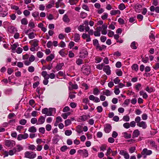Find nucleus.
I'll use <instances>...</instances> for the list:
<instances>
[{"mask_svg": "<svg viewBox=\"0 0 159 159\" xmlns=\"http://www.w3.org/2000/svg\"><path fill=\"white\" fill-rule=\"evenodd\" d=\"M5 144L8 147H12L15 145V142L13 140H7L5 141Z\"/></svg>", "mask_w": 159, "mask_h": 159, "instance_id": "5", "label": "nucleus"}, {"mask_svg": "<svg viewBox=\"0 0 159 159\" xmlns=\"http://www.w3.org/2000/svg\"><path fill=\"white\" fill-rule=\"evenodd\" d=\"M138 44L135 41H134L131 44V47L133 49H137Z\"/></svg>", "mask_w": 159, "mask_h": 159, "instance_id": "27", "label": "nucleus"}, {"mask_svg": "<svg viewBox=\"0 0 159 159\" xmlns=\"http://www.w3.org/2000/svg\"><path fill=\"white\" fill-rule=\"evenodd\" d=\"M137 125L139 127H142L143 129H145L147 127V125L146 122L143 121H142L137 124Z\"/></svg>", "mask_w": 159, "mask_h": 159, "instance_id": "13", "label": "nucleus"}, {"mask_svg": "<svg viewBox=\"0 0 159 159\" xmlns=\"http://www.w3.org/2000/svg\"><path fill=\"white\" fill-rule=\"evenodd\" d=\"M93 44L95 47L99 44L98 40L97 39H94L93 40Z\"/></svg>", "mask_w": 159, "mask_h": 159, "instance_id": "55", "label": "nucleus"}, {"mask_svg": "<svg viewBox=\"0 0 159 159\" xmlns=\"http://www.w3.org/2000/svg\"><path fill=\"white\" fill-rule=\"evenodd\" d=\"M38 122V120L35 117L31 119V122L32 124H36Z\"/></svg>", "mask_w": 159, "mask_h": 159, "instance_id": "51", "label": "nucleus"}, {"mask_svg": "<svg viewBox=\"0 0 159 159\" xmlns=\"http://www.w3.org/2000/svg\"><path fill=\"white\" fill-rule=\"evenodd\" d=\"M82 70L83 73L86 75H88L90 73V67L89 66L83 67Z\"/></svg>", "mask_w": 159, "mask_h": 159, "instance_id": "3", "label": "nucleus"}, {"mask_svg": "<svg viewBox=\"0 0 159 159\" xmlns=\"http://www.w3.org/2000/svg\"><path fill=\"white\" fill-rule=\"evenodd\" d=\"M9 32L10 33H14L17 31L16 29L14 27H9L8 28Z\"/></svg>", "mask_w": 159, "mask_h": 159, "instance_id": "24", "label": "nucleus"}, {"mask_svg": "<svg viewBox=\"0 0 159 159\" xmlns=\"http://www.w3.org/2000/svg\"><path fill=\"white\" fill-rule=\"evenodd\" d=\"M101 27H97L96 29V31L94 32V34L95 36L99 37L100 36V31Z\"/></svg>", "mask_w": 159, "mask_h": 159, "instance_id": "14", "label": "nucleus"}, {"mask_svg": "<svg viewBox=\"0 0 159 159\" xmlns=\"http://www.w3.org/2000/svg\"><path fill=\"white\" fill-rule=\"evenodd\" d=\"M111 127L110 125L109 124L106 125L104 128V131L106 133H109L111 131Z\"/></svg>", "mask_w": 159, "mask_h": 159, "instance_id": "16", "label": "nucleus"}, {"mask_svg": "<svg viewBox=\"0 0 159 159\" xmlns=\"http://www.w3.org/2000/svg\"><path fill=\"white\" fill-rule=\"evenodd\" d=\"M53 109L49 108L48 109L46 108L42 109V113L43 114H45L47 116H51L52 115V111Z\"/></svg>", "mask_w": 159, "mask_h": 159, "instance_id": "2", "label": "nucleus"}, {"mask_svg": "<svg viewBox=\"0 0 159 159\" xmlns=\"http://www.w3.org/2000/svg\"><path fill=\"white\" fill-rule=\"evenodd\" d=\"M28 71L30 72H33L34 70V68L33 66H30L28 69Z\"/></svg>", "mask_w": 159, "mask_h": 159, "instance_id": "63", "label": "nucleus"}, {"mask_svg": "<svg viewBox=\"0 0 159 159\" xmlns=\"http://www.w3.org/2000/svg\"><path fill=\"white\" fill-rule=\"evenodd\" d=\"M140 120L141 118L139 116H137L135 118V122H136L137 123V124L139 123L140 122Z\"/></svg>", "mask_w": 159, "mask_h": 159, "instance_id": "59", "label": "nucleus"}, {"mask_svg": "<svg viewBox=\"0 0 159 159\" xmlns=\"http://www.w3.org/2000/svg\"><path fill=\"white\" fill-rule=\"evenodd\" d=\"M71 123V121L70 119H67L65 121V126H67Z\"/></svg>", "mask_w": 159, "mask_h": 159, "instance_id": "48", "label": "nucleus"}, {"mask_svg": "<svg viewBox=\"0 0 159 159\" xmlns=\"http://www.w3.org/2000/svg\"><path fill=\"white\" fill-rule=\"evenodd\" d=\"M103 94L106 95L107 96H110L111 95L110 91L108 89H106L103 91Z\"/></svg>", "mask_w": 159, "mask_h": 159, "instance_id": "32", "label": "nucleus"}, {"mask_svg": "<svg viewBox=\"0 0 159 159\" xmlns=\"http://www.w3.org/2000/svg\"><path fill=\"white\" fill-rule=\"evenodd\" d=\"M78 30L80 32H83L84 30V26L83 25H80L78 27Z\"/></svg>", "mask_w": 159, "mask_h": 159, "instance_id": "37", "label": "nucleus"}, {"mask_svg": "<svg viewBox=\"0 0 159 159\" xmlns=\"http://www.w3.org/2000/svg\"><path fill=\"white\" fill-rule=\"evenodd\" d=\"M21 23L24 25H26L28 24V21L26 19L23 18L21 20Z\"/></svg>", "mask_w": 159, "mask_h": 159, "instance_id": "43", "label": "nucleus"}, {"mask_svg": "<svg viewBox=\"0 0 159 159\" xmlns=\"http://www.w3.org/2000/svg\"><path fill=\"white\" fill-rule=\"evenodd\" d=\"M141 84L139 83H138L135 86V89L136 90L138 91L141 88Z\"/></svg>", "mask_w": 159, "mask_h": 159, "instance_id": "54", "label": "nucleus"}, {"mask_svg": "<svg viewBox=\"0 0 159 159\" xmlns=\"http://www.w3.org/2000/svg\"><path fill=\"white\" fill-rule=\"evenodd\" d=\"M150 9L151 11H155L156 12L159 13V7H155L154 6H152L150 7Z\"/></svg>", "mask_w": 159, "mask_h": 159, "instance_id": "18", "label": "nucleus"}, {"mask_svg": "<svg viewBox=\"0 0 159 159\" xmlns=\"http://www.w3.org/2000/svg\"><path fill=\"white\" fill-rule=\"evenodd\" d=\"M36 129L34 126L30 127L28 129V131L31 133H35L36 132Z\"/></svg>", "mask_w": 159, "mask_h": 159, "instance_id": "28", "label": "nucleus"}, {"mask_svg": "<svg viewBox=\"0 0 159 159\" xmlns=\"http://www.w3.org/2000/svg\"><path fill=\"white\" fill-rule=\"evenodd\" d=\"M142 7V6L139 4L136 5L135 6V10L136 12H139L140 9Z\"/></svg>", "mask_w": 159, "mask_h": 159, "instance_id": "29", "label": "nucleus"}, {"mask_svg": "<svg viewBox=\"0 0 159 159\" xmlns=\"http://www.w3.org/2000/svg\"><path fill=\"white\" fill-rule=\"evenodd\" d=\"M141 153L143 155H149L152 153V151L145 148L143 150Z\"/></svg>", "mask_w": 159, "mask_h": 159, "instance_id": "10", "label": "nucleus"}, {"mask_svg": "<svg viewBox=\"0 0 159 159\" xmlns=\"http://www.w3.org/2000/svg\"><path fill=\"white\" fill-rule=\"evenodd\" d=\"M26 120L25 119H23L20 120V123L21 125H25L26 123Z\"/></svg>", "mask_w": 159, "mask_h": 159, "instance_id": "64", "label": "nucleus"}, {"mask_svg": "<svg viewBox=\"0 0 159 159\" xmlns=\"http://www.w3.org/2000/svg\"><path fill=\"white\" fill-rule=\"evenodd\" d=\"M39 41L36 39L30 41L29 43L31 44L32 46L34 47H36L38 45V42Z\"/></svg>", "mask_w": 159, "mask_h": 159, "instance_id": "15", "label": "nucleus"}, {"mask_svg": "<svg viewBox=\"0 0 159 159\" xmlns=\"http://www.w3.org/2000/svg\"><path fill=\"white\" fill-rule=\"evenodd\" d=\"M64 65V64L63 63H59L57 64L55 68L57 71H58L61 69L62 67Z\"/></svg>", "mask_w": 159, "mask_h": 159, "instance_id": "20", "label": "nucleus"}, {"mask_svg": "<svg viewBox=\"0 0 159 159\" xmlns=\"http://www.w3.org/2000/svg\"><path fill=\"white\" fill-rule=\"evenodd\" d=\"M28 134L27 133H25L24 134H20L18 135L17 139L19 141L21 140L22 139H25L28 137Z\"/></svg>", "mask_w": 159, "mask_h": 159, "instance_id": "4", "label": "nucleus"}, {"mask_svg": "<svg viewBox=\"0 0 159 159\" xmlns=\"http://www.w3.org/2000/svg\"><path fill=\"white\" fill-rule=\"evenodd\" d=\"M115 22H112L111 23V24L109 25L108 28H109L112 29L114 30L115 28V27L114 26Z\"/></svg>", "mask_w": 159, "mask_h": 159, "instance_id": "58", "label": "nucleus"}, {"mask_svg": "<svg viewBox=\"0 0 159 159\" xmlns=\"http://www.w3.org/2000/svg\"><path fill=\"white\" fill-rule=\"evenodd\" d=\"M19 46V44L18 43H16L11 45V49L13 50H15L16 48Z\"/></svg>", "mask_w": 159, "mask_h": 159, "instance_id": "42", "label": "nucleus"}, {"mask_svg": "<svg viewBox=\"0 0 159 159\" xmlns=\"http://www.w3.org/2000/svg\"><path fill=\"white\" fill-rule=\"evenodd\" d=\"M100 92V91L97 88H95L94 89L93 93L95 95H98Z\"/></svg>", "mask_w": 159, "mask_h": 159, "instance_id": "35", "label": "nucleus"}, {"mask_svg": "<svg viewBox=\"0 0 159 159\" xmlns=\"http://www.w3.org/2000/svg\"><path fill=\"white\" fill-rule=\"evenodd\" d=\"M16 152L15 148H13L12 150L9 151L8 152V154L10 156H12Z\"/></svg>", "mask_w": 159, "mask_h": 159, "instance_id": "34", "label": "nucleus"}, {"mask_svg": "<svg viewBox=\"0 0 159 159\" xmlns=\"http://www.w3.org/2000/svg\"><path fill=\"white\" fill-rule=\"evenodd\" d=\"M76 63L78 65H79L83 63V60L80 59H77L76 61Z\"/></svg>", "mask_w": 159, "mask_h": 159, "instance_id": "49", "label": "nucleus"}, {"mask_svg": "<svg viewBox=\"0 0 159 159\" xmlns=\"http://www.w3.org/2000/svg\"><path fill=\"white\" fill-rule=\"evenodd\" d=\"M88 55L87 52L85 50H83L82 52H80V58H84L86 56Z\"/></svg>", "mask_w": 159, "mask_h": 159, "instance_id": "17", "label": "nucleus"}, {"mask_svg": "<svg viewBox=\"0 0 159 159\" xmlns=\"http://www.w3.org/2000/svg\"><path fill=\"white\" fill-rule=\"evenodd\" d=\"M37 55L38 57L41 58L43 57V53L40 51H39L37 53Z\"/></svg>", "mask_w": 159, "mask_h": 159, "instance_id": "50", "label": "nucleus"}, {"mask_svg": "<svg viewBox=\"0 0 159 159\" xmlns=\"http://www.w3.org/2000/svg\"><path fill=\"white\" fill-rule=\"evenodd\" d=\"M154 32L153 31H151L150 33V35H149V37L150 39L152 41H154L155 38V36L153 34Z\"/></svg>", "mask_w": 159, "mask_h": 159, "instance_id": "31", "label": "nucleus"}, {"mask_svg": "<svg viewBox=\"0 0 159 159\" xmlns=\"http://www.w3.org/2000/svg\"><path fill=\"white\" fill-rule=\"evenodd\" d=\"M15 148L16 152H19L22 150L23 148L22 146L20 145H16V147L14 148Z\"/></svg>", "mask_w": 159, "mask_h": 159, "instance_id": "22", "label": "nucleus"}, {"mask_svg": "<svg viewBox=\"0 0 159 159\" xmlns=\"http://www.w3.org/2000/svg\"><path fill=\"white\" fill-rule=\"evenodd\" d=\"M130 118L129 116L127 115L125 116L123 118V120L124 121L128 122Z\"/></svg>", "mask_w": 159, "mask_h": 159, "instance_id": "44", "label": "nucleus"}, {"mask_svg": "<svg viewBox=\"0 0 159 159\" xmlns=\"http://www.w3.org/2000/svg\"><path fill=\"white\" fill-rule=\"evenodd\" d=\"M107 25H102L101 28L102 29L101 33L103 35H106L107 33Z\"/></svg>", "mask_w": 159, "mask_h": 159, "instance_id": "11", "label": "nucleus"}, {"mask_svg": "<svg viewBox=\"0 0 159 159\" xmlns=\"http://www.w3.org/2000/svg\"><path fill=\"white\" fill-rule=\"evenodd\" d=\"M36 157V153L29 151H26L25 153V157L30 159H34Z\"/></svg>", "mask_w": 159, "mask_h": 159, "instance_id": "1", "label": "nucleus"}, {"mask_svg": "<svg viewBox=\"0 0 159 159\" xmlns=\"http://www.w3.org/2000/svg\"><path fill=\"white\" fill-rule=\"evenodd\" d=\"M54 57V55L53 54H51L46 58V60L48 61H51Z\"/></svg>", "mask_w": 159, "mask_h": 159, "instance_id": "30", "label": "nucleus"}, {"mask_svg": "<svg viewBox=\"0 0 159 159\" xmlns=\"http://www.w3.org/2000/svg\"><path fill=\"white\" fill-rule=\"evenodd\" d=\"M69 84L70 86L68 87V89L70 90H72L74 89H76L78 88V86L77 84H74L71 82L69 83Z\"/></svg>", "mask_w": 159, "mask_h": 159, "instance_id": "6", "label": "nucleus"}, {"mask_svg": "<svg viewBox=\"0 0 159 159\" xmlns=\"http://www.w3.org/2000/svg\"><path fill=\"white\" fill-rule=\"evenodd\" d=\"M59 53L61 56L63 57H65L67 55V54L65 53L64 49H62L60 51Z\"/></svg>", "mask_w": 159, "mask_h": 159, "instance_id": "36", "label": "nucleus"}, {"mask_svg": "<svg viewBox=\"0 0 159 159\" xmlns=\"http://www.w3.org/2000/svg\"><path fill=\"white\" fill-rule=\"evenodd\" d=\"M76 131L79 134L82 133L83 131L82 129L81 126L80 125H78L77 127V130Z\"/></svg>", "mask_w": 159, "mask_h": 159, "instance_id": "40", "label": "nucleus"}, {"mask_svg": "<svg viewBox=\"0 0 159 159\" xmlns=\"http://www.w3.org/2000/svg\"><path fill=\"white\" fill-rule=\"evenodd\" d=\"M114 32L111 30H109L108 33V35L110 37H112L113 36H114Z\"/></svg>", "mask_w": 159, "mask_h": 159, "instance_id": "57", "label": "nucleus"}, {"mask_svg": "<svg viewBox=\"0 0 159 159\" xmlns=\"http://www.w3.org/2000/svg\"><path fill=\"white\" fill-rule=\"evenodd\" d=\"M95 59L96 61V62L97 63H98L100 62L102 59L100 57H96Z\"/></svg>", "mask_w": 159, "mask_h": 159, "instance_id": "62", "label": "nucleus"}, {"mask_svg": "<svg viewBox=\"0 0 159 159\" xmlns=\"http://www.w3.org/2000/svg\"><path fill=\"white\" fill-rule=\"evenodd\" d=\"M82 37L83 39H86L87 42H90L91 40L90 35L86 33H83L82 35Z\"/></svg>", "mask_w": 159, "mask_h": 159, "instance_id": "7", "label": "nucleus"}, {"mask_svg": "<svg viewBox=\"0 0 159 159\" xmlns=\"http://www.w3.org/2000/svg\"><path fill=\"white\" fill-rule=\"evenodd\" d=\"M139 94L140 95L142 96L143 98L146 99L148 97V95L144 91H141L139 92Z\"/></svg>", "mask_w": 159, "mask_h": 159, "instance_id": "25", "label": "nucleus"}, {"mask_svg": "<svg viewBox=\"0 0 159 159\" xmlns=\"http://www.w3.org/2000/svg\"><path fill=\"white\" fill-rule=\"evenodd\" d=\"M132 69L134 70L135 71H137L138 70V66L136 64L133 65L132 67Z\"/></svg>", "mask_w": 159, "mask_h": 159, "instance_id": "53", "label": "nucleus"}, {"mask_svg": "<svg viewBox=\"0 0 159 159\" xmlns=\"http://www.w3.org/2000/svg\"><path fill=\"white\" fill-rule=\"evenodd\" d=\"M66 46V44L65 42L63 41H61L59 44V46L61 48H64Z\"/></svg>", "mask_w": 159, "mask_h": 159, "instance_id": "56", "label": "nucleus"}, {"mask_svg": "<svg viewBox=\"0 0 159 159\" xmlns=\"http://www.w3.org/2000/svg\"><path fill=\"white\" fill-rule=\"evenodd\" d=\"M123 127L126 129H128L130 127V125L129 123L126 122L123 125Z\"/></svg>", "mask_w": 159, "mask_h": 159, "instance_id": "60", "label": "nucleus"}, {"mask_svg": "<svg viewBox=\"0 0 159 159\" xmlns=\"http://www.w3.org/2000/svg\"><path fill=\"white\" fill-rule=\"evenodd\" d=\"M52 127L50 125L47 124L46 125V129L48 131H50L51 130Z\"/></svg>", "mask_w": 159, "mask_h": 159, "instance_id": "61", "label": "nucleus"}, {"mask_svg": "<svg viewBox=\"0 0 159 159\" xmlns=\"http://www.w3.org/2000/svg\"><path fill=\"white\" fill-rule=\"evenodd\" d=\"M63 21L65 23H69L70 21V19L68 17V16L66 14L64 15L63 18Z\"/></svg>", "mask_w": 159, "mask_h": 159, "instance_id": "23", "label": "nucleus"}, {"mask_svg": "<svg viewBox=\"0 0 159 159\" xmlns=\"http://www.w3.org/2000/svg\"><path fill=\"white\" fill-rule=\"evenodd\" d=\"M54 1H52L51 2V3L48 4L46 6V7L47 9H50L52 7V6L54 5Z\"/></svg>", "mask_w": 159, "mask_h": 159, "instance_id": "41", "label": "nucleus"}, {"mask_svg": "<svg viewBox=\"0 0 159 159\" xmlns=\"http://www.w3.org/2000/svg\"><path fill=\"white\" fill-rule=\"evenodd\" d=\"M87 14L84 12H82L80 14L81 18L84 19L87 16Z\"/></svg>", "mask_w": 159, "mask_h": 159, "instance_id": "47", "label": "nucleus"}, {"mask_svg": "<svg viewBox=\"0 0 159 159\" xmlns=\"http://www.w3.org/2000/svg\"><path fill=\"white\" fill-rule=\"evenodd\" d=\"M41 75L44 77V78H49L48 76V74H47V73L46 71H42L41 73Z\"/></svg>", "mask_w": 159, "mask_h": 159, "instance_id": "39", "label": "nucleus"}, {"mask_svg": "<svg viewBox=\"0 0 159 159\" xmlns=\"http://www.w3.org/2000/svg\"><path fill=\"white\" fill-rule=\"evenodd\" d=\"M145 90L149 93H151L153 91V89L152 88H149L148 86L146 88Z\"/></svg>", "mask_w": 159, "mask_h": 159, "instance_id": "45", "label": "nucleus"}, {"mask_svg": "<svg viewBox=\"0 0 159 159\" xmlns=\"http://www.w3.org/2000/svg\"><path fill=\"white\" fill-rule=\"evenodd\" d=\"M139 131L138 129H136L134 131L133 134V138L137 137L139 135Z\"/></svg>", "mask_w": 159, "mask_h": 159, "instance_id": "21", "label": "nucleus"}, {"mask_svg": "<svg viewBox=\"0 0 159 159\" xmlns=\"http://www.w3.org/2000/svg\"><path fill=\"white\" fill-rule=\"evenodd\" d=\"M120 154L123 155L125 158L126 159L129 158V154L125 151L121 150L120 152Z\"/></svg>", "mask_w": 159, "mask_h": 159, "instance_id": "9", "label": "nucleus"}, {"mask_svg": "<svg viewBox=\"0 0 159 159\" xmlns=\"http://www.w3.org/2000/svg\"><path fill=\"white\" fill-rule=\"evenodd\" d=\"M36 34L34 32H31L28 34V36L29 39H33L35 37Z\"/></svg>", "mask_w": 159, "mask_h": 159, "instance_id": "38", "label": "nucleus"}, {"mask_svg": "<svg viewBox=\"0 0 159 159\" xmlns=\"http://www.w3.org/2000/svg\"><path fill=\"white\" fill-rule=\"evenodd\" d=\"M45 118L43 116H40L38 120V122L37 125H42L45 122Z\"/></svg>", "mask_w": 159, "mask_h": 159, "instance_id": "8", "label": "nucleus"}, {"mask_svg": "<svg viewBox=\"0 0 159 159\" xmlns=\"http://www.w3.org/2000/svg\"><path fill=\"white\" fill-rule=\"evenodd\" d=\"M80 39V34L77 33H76L74 35V41L75 42H78Z\"/></svg>", "mask_w": 159, "mask_h": 159, "instance_id": "26", "label": "nucleus"}, {"mask_svg": "<svg viewBox=\"0 0 159 159\" xmlns=\"http://www.w3.org/2000/svg\"><path fill=\"white\" fill-rule=\"evenodd\" d=\"M103 70L105 71L106 74L107 75H109L111 74V70L110 67L108 65H107L104 66L103 68Z\"/></svg>", "mask_w": 159, "mask_h": 159, "instance_id": "12", "label": "nucleus"}, {"mask_svg": "<svg viewBox=\"0 0 159 159\" xmlns=\"http://www.w3.org/2000/svg\"><path fill=\"white\" fill-rule=\"evenodd\" d=\"M72 132L70 130H67L65 132V134L67 136H70L72 134Z\"/></svg>", "mask_w": 159, "mask_h": 159, "instance_id": "52", "label": "nucleus"}, {"mask_svg": "<svg viewBox=\"0 0 159 159\" xmlns=\"http://www.w3.org/2000/svg\"><path fill=\"white\" fill-rule=\"evenodd\" d=\"M122 136L125 139H129L131 137V134H128L127 132H125L122 133Z\"/></svg>", "mask_w": 159, "mask_h": 159, "instance_id": "19", "label": "nucleus"}, {"mask_svg": "<svg viewBox=\"0 0 159 159\" xmlns=\"http://www.w3.org/2000/svg\"><path fill=\"white\" fill-rule=\"evenodd\" d=\"M118 8L120 10H123L125 8V7L124 4L121 3L119 5Z\"/></svg>", "mask_w": 159, "mask_h": 159, "instance_id": "46", "label": "nucleus"}, {"mask_svg": "<svg viewBox=\"0 0 159 159\" xmlns=\"http://www.w3.org/2000/svg\"><path fill=\"white\" fill-rule=\"evenodd\" d=\"M79 0H69V2L70 5H75L79 1Z\"/></svg>", "mask_w": 159, "mask_h": 159, "instance_id": "33", "label": "nucleus"}]
</instances>
